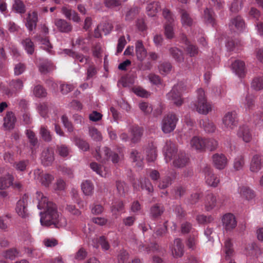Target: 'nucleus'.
<instances>
[{"label": "nucleus", "mask_w": 263, "mask_h": 263, "mask_svg": "<svg viewBox=\"0 0 263 263\" xmlns=\"http://www.w3.org/2000/svg\"><path fill=\"white\" fill-rule=\"evenodd\" d=\"M37 20V14L36 12H32V13H28L25 25L30 31H32L35 28Z\"/></svg>", "instance_id": "obj_22"}, {"label": "nucleus", "mask_w": 263, "mask_h": 263, "mask_svg": "<svg viewBox=\"0 0 263 263\" xmlns=\"http://www.w3.org/2000/svg\"><path fill=\"white\" fill-rule=\"evenodd\" d=\"M139 10L137 7L129 9L126 13L125 20L128 22L133 21L139 13Z\"/></svg>", "instance_id": "obj_45"}, {"label": "nucleus", "mask_w": 263, "mask_h": 263, "mask_svg": "<svg viewBox=\"0 0 263 263\" xmlns=\"http://www.w3.org/2000/svg\"><path fill=\"white\" fill-rule=\"evenodd\" d=\"M96 151V153L95 155V157L97 160L103 162L109 158V154L111 151L108 147H104L102 150H101L100 147H98Z\"/></svg>", "instance_id": "obj_21"}, {"label": "nucleus", "mask_w": 263, "mask_h": 263, "mask_svg": "<svg viewBox=\"0 0 263 263\" xmlns=\"http://www.w3.org/2000/svg\"><path fill=\"white\" fill-rule=\"evenodd\" d=\"M18 256V252L16 249H9L3 253V256L11 260L14 259Z\"/></svg>", "instance_id": "obj_56"}, {"label": "nucleus", "mask_w": 263, "mask_h": 263, "mask_svg": "<svg viewBox=\"0 0 263 263\" xmlns=\"http://www.w3.org/2000/svg\"><path fill=\"white\" fill-rule=\"evenodd\" d=\"M204 17L207 23L214 25V18L212 11L206 8L204 11Z\"/></svg>", "instance_id": "obj_61"}, {"label": "nucleus", "mask_w": 263, "mask_h": 263, "mask_svg": "<svg viewBox=\"0 0 263 263\" xmlns=\"http://www.w3.org/2000/svg\"><path fill=\"white\" fill-rule=\"evenodd\" d=\"M251 87L256 90H259L263 88V77L255 78L251 83Z\"/></svg>", "instance_id": "obj_46"}, {"label": "nucleus", "mask_w": 263, "mask_h": 263, "mask_svg": "<svg viewBox=\"0 0 263 263\" xmlns=\"http://www.w3.org/2000/svg\"><path fill=\"white\" fill-rule=\"evenodd\" d=\"M169 52L172 57L177 62H182L184 60L183 54L180 49L177 47H171L169 49Z\"/></svg>", "instance_id": "obj_30"}, {"label": "nucleus", "mask_w": 263, "mask_h": 263, "mask_svg": "<svg viewBox=\"0 0 263 263\" xmlns=\"http://www.w3.org/2000/svg\"><path fill=\"white\" fill-rule=\"evenodd\" d=\"M183 90V83L182 82L178 83L167 94V99L171 101L176 105L180 106L183 102L181 97V93Z\"/></svg>", "instance_id": "obj_5"}, {"label": "nucleus", "mask_w": 263, "mask_h": 263, "mask_svg": "<svg viewBox=\"0 0 263 263\" xmlns=\"http://www.w3.org/2000/svg\"><path fill=\"white\" fill-rule=\"evenodd\" d=\"M66 53L73 59L79 61L81 63H87L88 58L84 57L83 54L72 51L70 50H67Z\"/></svg>", "instance_id": "obj_40"}, {"label": "nucleus", "mask_w": 263, "mask_h": 263, "mask_svg": "<svg viewBox=\"0 0 263 263\" xmlns=\"http://www.w3.org/2000/svg\"><path fill=\"white\" fill-rule=\"evenodd\" d=\"M140 184L141 189L146 190L148 193H151L153 191V186L148 179H142L140 181Z\"/></svg>", "instance_id": "obj_54"}, {"label": "nucleus", "mask_w": 263, "mask_h": 263, "mask_svg": "<svg viewBox=\"0 0 263 263\" xmlns=\"http://www.w3.org/2000/svg\"><path fill=\"white\" fill-rule=\"evenodd\" d=\"M239 192L242 198L249 200L254 197L253 191L249 187L246 186H242L239 187Z\"/></svg>", "instance_id": "obj_33"}, {"label": "nucleus", "mask_w": 263, "mask_h": 263, "mask_svg": "<svg viewBox=\"0 0 263 263\" xmlns=\"http://www.w3.org/2000/svg\"><path fill=\"white\" fill-rule=\"evenodd\" d=\"M164 207L160 204H156L150 209V216L153 218H157L164 212Z\"/></svg>", "instance_id": "obj_28"}, {"label": "nucleus", "mask_w": 263, "mask_h": 263, "mask_svg": "<svg viewBox=\"0 0 263 263\" xmlns=\"http://www.w3.org/2000/svg\"><path fill=\"white\" fill-rule=\"evenodd\" d=\"M89 136L96 141H101L102 139L101 134L95 127H90L89 130Z\"/></svg>", "instance_id": "obj_52"}, {"label": "nucleus", "mask_w": 263, "mask_h": 263, "mask_svg": "<svg viewBox=\"0 0 263 263\" xmlns=\"http://www.w3.org/2000/svg\"><path fill=\"white\" fill-rule=\"evenodd\" d=\"M13 8L19 13H24L25 12V6L21 0H15L13 5Z\"/></svg>", "instance_id": "obj_53"}, {"label": "nucleus", "mask_w": 263, "mask_h": 263, "mask_svg": "<svg viewBox=\"0 0 263 263\" xmlns=\"http://www.w3.org/2000/svg\"><path fill=\"white\" fill-rule=\"evenodd\" d=\"M178 118L173 113H169L165 115L161 122V129L165 134L173 132L176 128Z\"/></svg>", "instance_id": "obj_4"}, {"label": "nucleus", "mask_w": 263, "mask_h": 263, "mask_svg": "<svg viewBox=\"0 0 263 263\" xmlns=\"http://www.w3.org/2000/svg\"><path fill=\"white\" fill-rule=\"evenodd\" d=\"M232 243L230 239L226 240L224 242V251L226 253V258L228 259L233 255V250L232 249Z\"/></svg>", "instance_id": "obj_49"}, {"label": "nucleus", "mask_w": 263, "mask_h": 263, "mask_svg": "<svg viewBox=\"0 0 263 263\" xmlns=\"http://www.w3.org/2000/svg\"><path fill=\"white\" fill-rule=\"evenodd\" d=\"M243 104L246 110L252 109L255 106L254 97L250 95H247Z\"/></svg>", "instance_id": "obj_42"}, {"label": "nucleus", "mask_w": 263, "mask_h": 263, "mask_svg": "<svg viewBox=\"0 0 263 263\" xmlns=\"http://www.w3.org/2000/svg\"><path fill=\"white\" fill-rule=\"evenodd\" d=\"M222 223L223 229L227 232L232 231L237 226L236 218L234 215L231 213H227L223 215Z\"/></svg>", "instance_id": "obj_10"}, {"label": "nucleus", "mask_w": 263, "mask_h": 263, "mask_svg": "<svg viewBox=\"0 0 263 263\" xmlns=\"http://www.w3.org/2000/svg\"><path fill=\"white\" fill-rule=\"evenodd\" d=\"M135 51L137 58L139 61H143L147 55V51L141 40H138L135 43Z\"/></svg>", "instance_id": "obj_20"}, {"label": "nucleus", "mask_w": 263, "mask_h": 263, "mask_svg": "<svg viewBox=\"0 0 263 263\" xmlns=\"http://www.w3.org/2000/svg\"><path fill=\"white\" fill-rule=\"evenodd\" d=\"M205 140V149L207 148L210 151L215 149L217 145V141L213 139H204Z\"/></svg>", "instance_id": "obj_59"}, {"label": "nucleus", "mask_w": 263, "mask_h": 263, "mask_svg": "<svg viewBox=\"0 0 263 263\" xmlns=\"http://www.w3.org/2000/svg\"><path fill=\"white\" fill-rule=\"evenodd\" d=\"M13 180V177L9 174L4 177H1L0 190H3L9 187L12 184Z\"/></svg>", "instance_id": "obj_31"}, {"label": "nucleus", "mask_w": 263, "mask_h": 263, "mask_svg": "<svg viewBox=\"0 0 263 263\" xmlns=\"http://www.w3.org/2000/svg\"><path fill=\"white\" fill-rule=\"evenodd\" d=\"M165 160L166 163L173 160V165L177 167H183L188 162V158L184 153H177L175 144L171 141H167L164 146Z\"/></svg>", "instance_id": "obj_2"}, {"label": "nucleus", "mask_w": 263, "mask_h": 263, "mask_svg": "<svg viewBox=\"0 0 263 263\" xmlns=\"http://www.w3.org/2000/svg\"><path fill=\"white\" fill-rule=\"evenodd\" d=\"M158 68L160 73L161 74L165 75L171 71L172 69V65L169 62H163L160 64Z\"/></svg>", "instance_id": "obj_47"}, {"label": "nucleus", "mask_w": 263, "mask_h": 263, "mask_svg": "<svg viewBox=\"0 0 263 263\" xmlns=\"http://www.w3.org/2000/svg\"><path fill=\"white\" fill-rule=\"evenodd\" d=\"M53 23L61 32L69 33L72 29L71 24L64 19L55 18L54 20Z\"/></svg>", "instance_id": "obj_13"}, {"label": "nucleus", "mask_w": 263, "mask_h": 263, "mask_svg": "<svg viewBox=\"0 0 263 263\" xmlns=\"http://www.w3.org/2000/svg\"><path fill=\"white\" fill-rule=\"evenodd\" d=\"M172 253L175 258H179L183 256L184 246L180 239L177 238L174 240V246L172 249Z\"/></svg>", "instance_id": "obj_19"}, {"label": "nucleus", "mask_w": 263, "mask_h": 263, "mask_svg": "<svg viewBox=\"0 0 263 263\" xmlns=\"http://www.w3.org/2000/svg\"><path fill=\"white\" fill-rule=\"evenodd\" d=\"M214 166L218 170H223L227 165L228 160L226 156L221 154H215L212 157Z\"/></svg>", "instance_id": "obj_16"}, {"label": "nucleus", "mask_w": 263, "mask_h": 263, "mask_svg": "<svg viewBox=\"0 0 263 263\" xmlns=\"http://www.w3.org/2000/svg\"><path fill=\"white\" fill-rule=\"evenodd\" d=\"M146 160L148 162L154 161L157 158L156 147L152 143L149 144L146 149Z\"/></svg>", "instance_id": "obj_27"}, {"label": "nucleus", "mask_w": 263, "mask_h": 263, "mask_svg": "<svg viewBox=\"0 0 263 263\" xmlns=\"http://www.w3.org/2000/svg\"><path fill=\"white\" fill-rule=\"evenodd\" d=\"M28 196L24 195L17 202L15 211L18 215L23 218L28 217L27 209Z\"/></svg>", "instance_id": "obj_9"}, {"label": "nucleus", "mask_w": 263, "mask_h": 263, "mask_svg": "<svg viewBox=\"0 0 263 263\" xmlns=\"http://www.w3.org/2000/svg\"><path fill=\"white\" fill-rule=\"evenodd\" d=\"M139 107L141 110L146 115L150 114L153 111L152 105L146 102L139 103Z\"/></svg>", "instance_id": "obj_55"}, {"label": "nucleus", "mask_w": 263, "mask_h": 263, "mask_svg": "<svg viewBox=\"0 0 263 263\" xmlns=\"http://www.w3.org/2000/svg\"><path fill=\"white\" fill-rule=\"evenodd\" d=\"M245 164V157L243 155L238 156L234 160L233 168L236 171L242 170Z\"/></svg>", "instance_id": "obj_35"}, {"label": "nucleus", "mask_w": 263, "mask_h": 263, "mask_svg": "<svg viewBox=\"0 0 263 263\" xmlns=\"http://www.w3.org/2000/svg\"><path fill=\"white\" fill-rule=\"evenodd\" d=\"M9 85V88H6L4 90V93L8 97H11L14 93L21 91L24 87L23 81L20 79H13L10 81Z\"/></svg>", "instance_id": "obj_8"}, {"label": "nucleus", "mask_w": 263, "mask_h": 263, "mask_svg": "<svg viewBox=\"0 0 263 263\" xmlns=\"http://www.w3.org/2000/svg\"><path fill=\"white\" fill-rule=\"evenodd\" d=\"M261 156L259 155H254L250 163V170L252 172L257 173L261 168Z\"/></svg>", "instance_id": "obj_24"}, {"label": "nucleus", "mask_w": 263, "mask_h": 263, "mask_svg": "<svg viewBox=\"0 0 263 263\" xmlns=\"http://www.w3.org/2000/svg\"><path fill=\"white\" fill-rule=\"evenodd\" d=\"M90 168L97 174L101 176H105L106 173L103 171V167L102 165L98 164L96 162H92L90 164Z\"/></svg>", "instance_id": "obj_48"}, {"label": "nucleus", "mask_w": 263, "mask_h": 263, "mask_svg": "<svg viewBox=\"0 0 263 263\" xmlns=\"http://www.w3.org/2000/svg\"><path fill=\"white\" fill-rule=\"evenodd\" d=\"M22 44L25 50L29 54H32L34 52V46L30 39L26 38L22 41Z\"/></svg>", "instance_id": "obj_43"}, {"label": "nucleus", "mask_w": 263, "mask_h": 263, "mask_svg": "<svg viewBox=\"0 0 263 263\" xmlns=\"http://www.w3.org/2000/svg\"><path fill=\"white\" fill-rule=\"evenodd\" d=\"M200 126H202L204 130L207 133H213L215 130L214 123L209 119H205L200 121Z\"/></svg>", "instance_id": "obj_39"}, {"label": "nucleus", "mask_w": 263, "mask_h": 263, "mask_svg": "<svg viewBox=\"0 0 263 263\" xmlns=\"http://www.w3.org/2000/svg\"><path fill=\"white\" fill-rule=\"evenodd\" d=\"M81 189L85 195L89 196L93 193V186L90 181L85 180L81 184Z\"/></svg>", "instance_id": "obj_37"}, {"label": "nucleus", "mask_w": 263, "mask_h": 263, "mask_svg": "<svg viewBox=\"0 0 263 263\" xmlns=\"http://www.w3.org/2000/svg\"><path fill=\"white\" fill-rule=\"evenodd\" d=\"M181 23L183 26H190L193 23V20L190 14L185 10L180 11Z\"/></svg>", "instance_id": "obj_38"}, {"label": "nucleus", "mask_w": 263, "mask_h": 263, "mask_svg": "<svg viewBox=\"0 0 263 263\" xmlns=\"http://www.w3.org/2000/svg\"><path fill=\"white\" fill-rule=\"evenodd\" d=\"M35 178L39 180L41 183L45 186H48L54 179L53 176L49 174H43L39 169L34 170Z\"/></svg>", "instance_id": "obj_11"}, {"label": "nucleus", "mask_w": 263, "mask_h": 263, "mask_svg": "<svg viewBox=\"0 0 263 263\" xmlns=\"http://www.w3.org/2000/svg\"><path fill=\"white\" fill-rule=\"evenodd\" d=\"M192 148L197 151H202L205 149V140L201 137L194 136L190 141Z\"/></svg>", "instance_id": "obj_23"}, {"label": "nucleus", "mask_w": 263, "mask_h": 263, "mask_svg": "<svg viewBox=\"0 0 263 263\" xmlns=\"http://www.w3.org/2000/svg\"><path fill=\"white\" fill-rule=\"evenodd\" d=\"M237 115L234 111L227 112L222 118V124L227 129H234L237 126Z\"/></svg>", "instance_id": "obj_7"}, {"label": "nucleus", "mask_w": 263, "mask_h": 263, "mask_svg": "<svg viewBox=\"0 0 263 263\" xmlns=\"http://www.w3.org/2000/svg\"><path fill=\"white\" fill-rule=\"evenodd\" d=\"M57 152L60 156L65 157L69 155L70 150L68 146L65 145H61L57 146Z\"/></svg>", "instance_id": "obj_60"}, {"label": "nucleus", "mask_w": 263, "mask_h": 263, "mask_svg": "<svg viewBox=\"0 0 263 263\" xmlns=\"http://www.w3.org/2000/svg\"><path fill=\"white\" fill-rule=\"evenodd\" d=\"M139 249L140 251H145L147 253L153 252H160L163 254L165 253V250L164 249L160 248L157 244H151V246L145 247L144 248L143 245L139 246Z\"/></svg>", "instance_id": "obj_29"}, {"label": "nucleus", "mask_w": 263, "mask_h": 263, "mask_svg": "<svg viewBox=\"0 0 263 263\" xmlns=\"http://www.w3.org/2000/svg\"><path fill=\"white\" fill-rule=\"evenodd\" d=\"M245 27V22L240 16L232 18L229 24L230 30L234 32L242 31Z\"/></svg>", "instance_id": "obj_14"}, {"label": "nucleus", "mask_w": 263, "mask_h": 263, "mask_svg": "<svg viewBox=\"0 0 263 263\" xmlns=\"http://www.w3.org/2000/svg\"><path fill=\"white\" fill-rule=\"evenodd\" d=\"M40 134L42 138L46 142H50L52 140V136L47 127L44 125L41 126Z\"/></svg>", "instance_id": "obj_44"}, {"label": "nucleus", "mask_w": 263, "mask_h": 263, "mask_svg": "<svg viewBox=\"0 0 263 263\" xmlns=\"http://www.w3.org/2000/svg\"><path fill=\"white\" fill-rule=\"evenodd\" d=\"M197 243L198 234L197 232H194L187 238L186 245L190 249L195 250Z\"/></svg>", "instance_id": "obj_34"}, {"label": "nucleus", "mask_w": 263, "mask_h": 263, "mask_svg": "<svg viewBox=\"0 0 263 263\" xmlns=\"http://www.w3.org/2000/svg\"><path fill=\"white\" fill-rule=\"evenodd\" d=\"M36 194L38 200L37 208L45 210L44 212L40 213L41 225L46 227L53 225L56 228L65 227L67 224L66 219L58 213L56 205L49 201L42 193L37 192Z\"/></svg>", "instance_id": "obj_1"}, {"label": "nucleus", "mask_w": 263, "mask_h": 263, "mask_svg": "<svg viewBox=\"0 0 263 263\" xmlns=\"http://www.w3.org/2000/svg\"><path fill=\"white\" fill-rule=\"evenodd\" d=\"M233 71L240 78H242L246 74V67L243 61L239 60H235L231 64Z\"/></svg>", "instance_id": "obj_17"}, {"label": "nucleus", "mask_w": 263, "mask_h": 263, "mask_svg": "<svg viewBox=\"0 0 263 263\" xmlns=\"http://www.w3.org/2000/svg\"><path fill=\"white\" fill-rule=\"evenodd\" d=\"M216 203V198L213 193H209L206 196L205 207L208 211L213 209Z\"/></svg>", "instance_id": "obj_36"}, {"label": "nucleus", "mask_w": 263, "mask_h": 263, "mask_svg": "<svg viewBox=\"0 0 263 263\" xmlns=\"http://www.w3.org/2000/svg\"><path fill=\"white\" fill-rule=\"evenodd\" d=\"M164 33L167 39H172L174 32L172 24H167L164 26Z\"/></svg>", "instance_id": "obj_63"}, {"label": "nucleus", "mask_w": 263, "mask_h": 263, "mask_svg": "<svg viewBox=\"0 0 263 263\" xmlns=\"http://www.w3.org/2000/svg\"><path fill=\"white\" fill-rule=\"evenodd\" d=\"M146 9L148 15L154 16L160 10V6L159 2H153L148 4Z\"/></svg>", "instance_id": "obj_32"}, {"label": "nucleus", "mask_w": 263, "mask_h": 263, "mask_svg": "<svg viewBox=\"0 0 263 263\" xmlns=\"http://www.w3.org/2000/svg\"><path fill=\"white\" fill-rule=\"evenodd\" d=\"M37 110L41 116L43 118L46 117L48 112V105L46 103L40 104L37 107Z\"/></svg>", "instance_id": "obj_64"}, {"label": "nucleus", "mask_w": 263, "mask_h": 263, "mask_svg": "<svg viewBox=\"0 0 263 263\" xmlns=\"http://www.w3.org/2000/svg\"><path fill=\"white\" fill-rule=\"evenodd\" d=\"M54 159V152L52 148H47L43 151L41 161L44 165L49 166L51 165Z\"/></svg>", "instance_id": "obj_18"}, {"label": "nucleus", "mask_w": 263, "mask_h": 263, "mask_svg": "<svg viewBox=\"0 0 263 263\" xmlns=\"http://www.w3.org/2000/svg\"><path fill=\"white\" fill-rule=\"evenodd\" d=\"M16 121L14 114L12 111L7 112L4 118V126L7 129L13 128Z\"/></svg>", "instance_id": "obj_25"}, {"label": "nucleus", "mask_w": 263, "mask_h": 263, "mask_svg": "<svg viewBox=\"0 0 263 263\" xmlns=\"http://www.w3.org/2000/svg\"><path fill=\"white\" fill-rule=\"evenodd\" d=\"M116 186L119 194L121 196H125L128 190V186L123 182L117 181Z\"/></svg>", "instance_id": "obj_51"}, {"label": "nucleus", "mask_w": 263, "mask_h": 263, "mask_svg": "<svg viewBox=\"0 0 263 263\" xmlns=\"http://www.w3.org/2000/svg\"><path fill=\"white\" fill-rule=\"evenodd\" d=\"M33 94L36 97L42 98L46 96L47 92L42 86L38 85L34 87Z\"/></svg>", "instance_id": "obj_50"}, {"label": "nucleus", "mask_w": 263, "mask_h": 263, "mask_svg": "<svg viewBox=\"0 0 263 263\" xmlns=\"http://www.w3.org/2000/svg\"><path fill=\"white\" fill-rule=\"evenodd\" d=\"M130 134V141L132 143H137L141 140V137L143 134V128L138 125H133L129 129Z\"/></svg>", "instance_id": "obj_12"}, {"label": "nucleus", "mask_w": 263, "mask_h": 263, "mask_svg": "<svg viewBox=\"0 0 263 263\" xmlns=\"http://www.w3.org/2000/svg\"><path fill=\"white\" fill-rule=\"evenodd\" d=\"M240 44V42L238 40H230L227 42L226 46L229 50L233 51L238 50Z\"/></svg>", "instance_id": "obj_62"}, {"label": "nucleus", "mask_w": 263, "mask_h": 263, "mask_svg": "<svg viewBox=\"0 0 263 263\" xmlns=\"http://www.w3.org/2000/svg\"><path fill=\"white\" fill-rule=\"evenodd\" d=\"M201 172L204 175L205 182L208 185L213 187H216L220 182L218 176L214 174L211 167L207 164H203L201 166Z\"/></svg>", "instance_id": "obj_6"}, {"label": "nucleus", "mask_w": 263, "mask_h": 263, "mask_svg": "<svg viewBox=\"0 0 263 263\" xmlns=\"http://www.w3.org/2000/svg\"><path fill=\"white\" fill-rule=\"evenodd\" d=\"M185 51L187 54L190 57H195L198 54V48L195 45L192 44H187Z\"/></svg>", "instance_id": "obj_58"}, {"label": "nucleus", "mask_w": 263, "mask_h": 263, "mask_svg": "<svg viewBox=\"0 0 263 263\" xmlns=\"http://www.w3.org/2000/svg\"><path fill=\"white\" fill-rule=\"evenodd\" d=\"M237 135L238 138L241 139L246 143L250 142L252 138L250 128L248 126L245 125H242L239 127Z\"/></svg>", "instance_id": "obj_15"}, {"label": "nucleus", "mask_w": 263, "mask_h": 263, "mask_svg": "<svg viewBox=\"0 0 263 263\" xmlns=\"http://www.w3.org/2000/svg\"><path fill=\"white\" fill-rule=\"evenodd\" d=\"M130 158L132 161L135 163V165L138 167H142L143 165V160L141 154L136 149H132L130 154Z\"/></svg>", "instance_id": "obj_26"}, {"label": "nucleus", "mask_w": 263, "mask_h": 263, "mask_svg": "<svg viewBox=\"0 0 263 263\" xmlns=\"http://www.w3.org/2000/svg\"><path fill=\"white\" fill-rule=\"evenodd\" d=\"M197 100L195 104L196 110L200 114L206 115L212 110L211 105L206 101L205 92L202 88L197 91Z\"/></svg>", "instance_id": "obj_3"}, {"label": "nucleus", "mask_w": 263, "mask_h": 263, "mask_svg": "<svg viewBox=\"0 0 263 263\" xmlns=\"http://www.w3.org/2000/svg\"><path fill=\"white\" fill-rule=\"evenodd\" d=\"M75 144L80 149L83 151H87L89 148L88 143L85 140L80 138L76 139Z\"/></svg>", "instance_id": "obj_57"}, {"label": "nucleus", "mask_w": 263, "mask_h": 263, "mask_svg": "<svg viewBox=\"0 0 263 263\" xmlns=\"http://www.w3.org/2000/svg\"><path fill=\"white\" fill-rule=\"evenodd\" d=\"M66 53L73 59L79 61L81 63H87L88 58L84 57L83 54L72 51L70 50H67Z\"/></svg>", "instance_id": "obj_41"}]
</instances>
